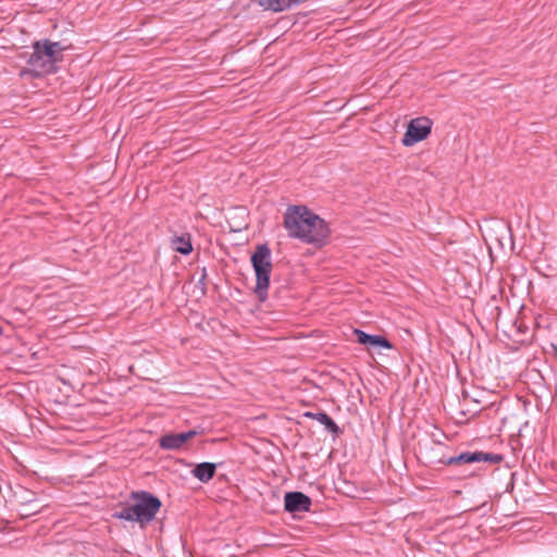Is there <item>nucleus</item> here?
Masks as SVG:
<instances>
[{
    "label": "nucleus",
    "mask_w": 557,
    "mask_h": 557,
    "mask_svg": "<svg viewBox=\"0 0 557 557\" xmlns=\"http://www.w3.org/2000/svg\"><path fill=\"white\" fill-rule=\"evenodd\" d=\"M283 225L290 238L317 246L324 245L331 234L327 223L306 206H289Z\"/></svg>",
    "instance_id": "obj_1"
},
{
    "label": "nucleus",
    "mask_w": 557,
    "mask_h": 557,
    "mask_svg": "<svg viewBox=\"0 0 557 557\" xmlns=\"http://www.w3.org/2000/svg\"><path fill=\"white\" fill-rule=\"evenodd\" d=\"M251 263L256 273L255 293L260 301H265L272 271L271 249L267 244L256 247L251 256Z\"/></svg>",
    "instance_id": "obj_3"
},
{
    "label": "nucleus",
    "mask_w": 557,
    "mask_h": 557,
    "mask_svg": "<svg viewBox=\"0 0 557 557\" xmlns=\"http://www.w3.org/2000/svg\"><path fill=\"white\" fill-rule=\"evenodd\" d=\"M44 505L40 504V500L37 499L32 503V505L21 506L16 508L17 513L21 518H28L30 516H34L42 509Z\"/></svg>",
    "instance_id": "obj_16"
},
{
    "label": "nucleus",
    "mask_w": 557,
    "mask_h": 557,
    "mask_svg": "<svg viewBox=\"0 0 557 557\" xmlns=\"http://www.w3.org/2000/svg\"><path fill=\"white\" fill-rule=\"evenodd\" d=\"M431 128L432 121L428 117L422 116L411 120L401 139L403 145L410 147L425 139L431 134Z\"/></svg>",
    "instance_id": "obj_5"
},
{
    "label": "nucleus",
    "mask_w": 557,
    "mask_h": 557,
    "mask_svg": "<svg viewBox=\"0 0 557 557\" xmlns=\"http://www.w3.org/2000/svg\"><path fill=\"white\" fill-rule=\"evenodd\" d=\"M183 436H185V443H187L189 440L196 437L197 435L201 434V431H198L197 429L189 430L187 432H182Z\"/></svg>",
    "instance_id": "obj_18"
},
{
    "label": "nucleus",
    "mask_w": 557,
    "mask_h": 557,
    "mask_svg": "<svg viewBox=\"0 0 557 557\" xmlns=\"http://www.w3.org/2000/svg\"><path fill=\"white\" fill-rule=\"evenodd\" d=\"M216 471V465L212 462H201L196 465L191 474L202 483H208L213 479Z\"/></svg>",
    "instance_id": "obj_12"
},
{
    "label": "nucleus",
    "mask_w": 557,
    "mask_h": 557,
    "mask_svg": "<svg viewBox=\"0 0 557 557\" xmlns=\"http://www.w3.org/2000/svg\"><path fill=\"white\" fill-rule=\"evenodd\" d=\"M63 48L60 42H52L48 39L40 41V52L51 63L53 71H55V64L61 59L60 54Z\"/></svg>",
    "instance_id": "obj_9"
},
{
    "label": "nucleus",
    "mask_w": 557,
    "mask_h": 557,
    "mask_svg": "<svg viewBox=\"0 0 557 557\" xmlns=\"http://www.w3.org/2000/svg\"><path fill=\"white\" fill-rule=\"evenodd\" d=\"M38 497L35 492L23 486H17L12 494V503L16 508L21 506L32 505Z\"/></svg>",
    "instance_id": "obj_10"
},
{
    "label": "nucleus",
    "mask_w": 557,
    "mask_h": 557,
    "mask_svg": "<svg viewBox=\"0 0 557 557\" xmlns=\"http://www.w3.org/2000/svg\"><path fill=\"white\" fill-rule=\"evenodd\" d=\"M259 4L265 10L282 12L296 7L295 0H259Z\"/></svg>",
    "instance_id": "obj_14"
},
{
    "label": "nucleus",
    "mask_w": 557,
    "mask_h": 557,
    "mask_svg": "<svg viewBox=\"0 0 557 557\" xmlns=\"http://www.w3.org/2000/svg\"><path fill=\"white\" fill-rule=\"evenodd\" d=\"M185 444L182 433H168L159 438V446L165 450H177Z\"/></svg>",
    "instance_id": "obj_11"
},
{
    "label": "nucleus",
    "mask_w": 557,
    "mask_h": 557,
    "mask_svg": "<svg viewBox=\"0 0 557 557\" xmlns=\"http://www.w3.org/2000/svg\"><path fill=\"white\" fill-rule=\"evenodd\" d=\"M432 443L434 445L433 447L429 448L426 444L421 447V454L429 463L461 467L463 465L475 462L476 457L474 451H466L458 456L446 457L444 454H440L446 446L436 440H433Z\"/></svg>",
    "instance_id": "obj_4"
},
{
    "label": "nucleus",
    "mask_w": 557,
    "mask_h": 557,
    "mask_svg": "<svg viewBox=\"0 0 557 557\" xmlns=\"http://www.w3.org/2000/svg\"><path fill=\"white\" fill-rule=\"evenodd\" d=\"M132 504L125 505L115 511L113 517L120 520L138 522L141 525L151 522L161 508V500L153 494L145 491L131 493Z\"/></svg>",
    "instance_id": "obj_2"
},
{
    "label": "nucleus",
    "mask_w": 557,
    "mask_h": 557,
    "mask_svg": "<svg viewBox=\"0 0 557 557\" xmlns=\"http://www.w3.org/2000/svg\"><path fill=\"white\" fill-rule=\"evenodd\" d=\"M173 250L182 253L189 255L193 250V245L189 235L175 236L171 240Z\"/></svg>",
    "instance_id": "obj_15"
},
{
    "label": "nucleus",
    "mask_w": 557,
    "mask_h": 557,
    "mask_svg": "<svg viewBox=\"0 0 557 557\" xmlns=\"http://www.w3.org/2000/svg\"><path fill=\"white\" fill-rule=\"evenodd\" d=\"M311 499L301 492H288L284 497V507L288 512H306L310 510Z\"/></svg>",
    "instance_id": "obj_6"
},
{
    "label": "nucleus",
    "mask_w": 557,
    "mask_h": 557,
    "mask_svg": "<svg viewBox=\"0 0 557 557\" xmlns=\"http://www.w3.org/2000/svg\"><path fill=\"white\" fill-rule=\"evenodd\" d=\"M354 333L357 337V342L367 346L368 349L393 348V344L382 335H371L359 329H355Z\"/></svg>",
    "instance_id": "obj_8"
},
{
    "label": "nucleus",
    "mask_w": 557,
    "mask_h": 557,
    "mask_svg": "<svg viewBox=\"0 0 557 557\" xmlns=\"http://www.w3.org/2000/svg\"><path fill=\"white\" fill-rule=\"evenodd\" d=\"M475 453V462L487 461L494 465L500 463L504 457L499 454L493 453H483V451H474Z\"/></svg>",
    "instance_id": "obj_17"
},
{
    "label": "nucleus",
    "mask_w": 557,
    "mask_h": 557,
    "mask_svg": "<svg viewBox=\"0 0 557 557\" xmlns=\"http://www.w3.org/2000/svg\"><path fill=\"white\" fill-rule=\"evenodd\" d=\"M33 49L34 51L27 61L30 71L34 72L36 76L54 72L51 63H49L40 52V41H36L33 46Z\"/></svg>",
    "instance_id": "obj_7"
},
{
    "label": "nucleus",
    "mask_w": 557,
    "mask_h": 557,
    "mask_svg": "<svg viewBox=\"0 0 557 557\" xmlns=\"http://www.w3.org/2000/svg\"><path fill=\"white\" fill-rule=\"evenodd\" d=\"M305 417L317 420L319 423L323 424L327 431L331 433L338 435L342 433V429L335 423V421L324 411L320 412H306Z\"/></svg>",
    "instance_id": "obj_13"
}]
</instances>
